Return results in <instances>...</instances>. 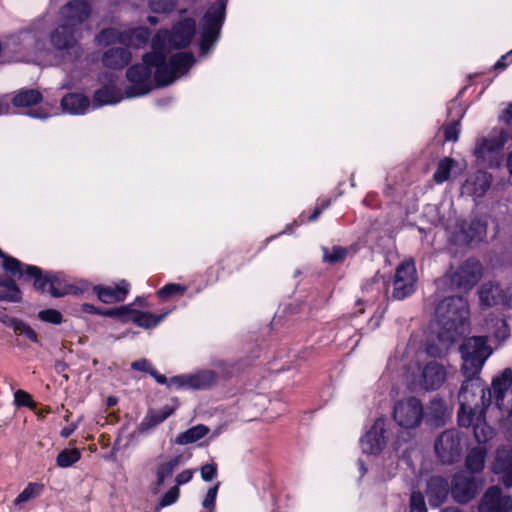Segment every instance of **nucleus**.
<instances>
[{
	"instance_id": "obj_1",
	"label": "nucleus",
	"mask_w": 512,
	"mask_h": 512,
	"mask_svg": "<svg viewBox=\"0 0 512 512\" xmlns=\"http://www.w3.org/2000/svg\"><path fill=\"white\" fill-rule=\"evenodd\" d=\"M166 33L157 32L152 38V51L143 55V62L129 67L126 77L132 83L126 90V97H139L150 92L151 75L154 71L155 82L160 86L169 85L179 74H184L194 63V57L188 52H178L169 60L161 50L165 46Z\"/></svg>"
},
{
	"instance_id": "obj_2",
	"label": "nucleus",
	"mask_w": 512,
	"mask_h": 512,
	"mask_svg": "<svg viewBox=\"0 0 512 512\" xmlns=\"http://www.w3.org/2000/svg\"><path fill=\"white\" fill-rule=\"evenodd\" d=\"M468 315V302L463 297L451 296L440 301L435 309L439 340L447 344L457 341L466 331Z\"/></svg>"
},
{
	"instance_id": "obj_3",
	"label": "nucleus",
	"mask_w": 512,
	"mask_h": 512,
	"mask_svg": "<svg viewBox=\"0 0 512 512\" xmlns=\"http://www.w3.org/2000/svg\"><path fill=\"white\" fill-rule=\"evenodd\" d=\"M459 393L458 423L461 427H469L478 412H483L487 405L486 385L480 376H464Z\"/></svg>"
},
{
	"instance_id": "obj_4",
	"label": "nucleus",
	"mask_w": 512,
	"mask_h": 512,
	"mask_svg": "<svg viewBox=\"0 0 512 512\" xmlns=\"http://www.w3.org/2000/svg\"><path fill=\"white\" fill-rule=\"evenodd\" d=\"M463 360L461 372L463 376H480L486 360L492 354L491 347L484 336H473L464 340L460 346Z\"/></svg>"
},
{
	"instance_id": "obj_5",
	"label": "nucleus",
	"mask_w": 512,
	"mask_h": 512,
	"mask_svg": "<svg viewBox=\"0 0 512 512\" xmlns=\"http://www.w3.org/2000/svg\"><path fill=\"white\" fill-rule=\"evenodd\" d=\"M226 15V0H218L205 12L201 23L200 50L209 53L219 39Z\"/></svg>"
},
{
	"instance_id": "obj_6",
	"label": "nucleus",
	"mask_w": 512,
	"mask_h": 512,
	"mask_svg": "<svg viewBox=\"0 0 512 512\" xmlns=\"http://www.w3.org/2000/svg\"><path fill=\"white\" fill-rule=\"evenodd\" d=\"M483 274L481 263L475 258H469L464 261L454 272L447 273L439 280L438 285H444L448 282L451 287L459 290H470L474 287Z\"/></svg>"
},
{
	"instance_id": "obj_7",
	"label": "nucleus",
	"mask_w": 512,
	"mask_h": 512,
	"mask_svg": "<svg viewBox=\"0 0 512 512\" xmlns=\"http://www.w3.org/2000/svg\"><path fill=\"white\" fill-rule=\"evenodd\" d=\"M393 419L404 429L417 428L424 420L421 401L414 396L398 400L393 407Z\"/></svg>"
},
{
	"instance_id": "obj_8",
	"label": "nucleus",
	"mask_w": 512,
	"mask_h": 512,
	"mask_svg": "<svg viewBox=\"0 0 512 512\" xmlns=\"http://www.w3.org/2000/svg\"><path fill=\"white\" fill-rule=\"evenodd\" d=\"M80 34L67 28V25H58L51 33L50 42L53 48L60 52L61 56L69 61L76 60L82 54L78 43Z\"/></svg>"
},
{
	"instance_id": "obj_9",
	"label": "nucleus",
	"mask_w": 512,
	"mask_h": 512,
	"mask_svg": "<svg viewBox=\"0 0 512 512\" xmlns=\"http://www.w3.org/2000/svg\"><path fill=\"white\" fill-rule=\"evenodd\" d=\"M508 138L509 134L502 129L493 131L489 136L480 137L476 141L474 155L490 166L498 165V156Z\"/></svg>"
},
{
	"instance_id": "obj_10",
	"label": "nucleus",
	"mask_w": 512,
	"mask_h": 512,
	"mask_svg": "<svg viewBox=\"0 0 512 512\" xmlns=\"http://www.w3.org/2000/svg\"><path fill=\"white\" fill-rule=\"evenodd\" d=\"M435 453L443 464H453L461 456L462 444L460 433L457 429L443 431L435 440Z\"/></svg>"
},
{
	"instance_id": "obj_11",
	"label": "nucleus",
	"mask_w": 512,
	"mask_h": 512,
	"mask_svg": "<svg viewBox=\"0 0 512 512\" xmlns=\"http://www.w3.org/2000/svg\"><path fill=\"white\" fill-rule=\"evenodd\" d=\"M417 272L415 262L412 259L403 261L396 269L392 298L403 300L415 292Z\"/></svg>"
},
{
	"instance_id": "obj_12",
	"label": "nucleus",
	"mask_w": 512,
	"mask_h": 512,
	"mask_svg": "<svg viewBox=\"0 0 512 512\" xmlns=\"http://www.w3.org/2000/svg\"><path fill=\"white\" fill-rule=\"evenodd\" d=\"M158 32H164L167 35L165 46L160 50L167 55L171 48H185L190 44L196 32V22L191 18L184 19L174 25L170 33L166 30H159Z\"/></svg>"
},
{
	"instance_id": "obj_13",
	"label": "nucleus",
	"mask_w": 512,
	"mask_h": 512,
	"mask_svg": "<svg viewBox=\"0 0 512 512\" xmlns=\"http://www.w3.org/2000/svg\"><path fill=\"white\" fill-rule=\"evenodd\" d=\"M90 12V6L86 1H70L59 12L60 25H67V28L80 34L81 24L88 19Z\"/></svg>"
},
{
	"instance_id": "obj_14",
	"label": "nucleus",
	"mask_w": 512,
	"mask_h": 512,
	"mask_svg": "<svg viewBox=\"0 0 512 512\" xmlns=\"http://www.w3.org/2000/svg\"><path fill=\"white\" fill-rule=\"evenodd\" d=\"M387 420L378 418L361 438L360 445L363 453L376 455L379 454L387 445Z\"/></svg>"
},
{
	"instance_id": "obj_15",
	"label": "nucleus",
	"mask_w": 512,
	"mask_h": 512,
	"mask_svg": "<svg viewBox=\"0 0 512 512\" xmlns=\"http://www.w3.org/2000/svg\"><path fill=\"white\" fill-rule=\"evenodd\" d=\"M479 488L476 477L466 472H459L453 478L451 493L455 501L467 503L478 494Z\"/></svg>"
},
{
	"instance_id": "obj_16",
	"label": "nucleus",
	"mask_w": 512,
	"mask_h": 512,
	"mask_svg": "<svg viewBox=\"0 0 512 512\" xmlns=\"http://www.w3.org/2000/svg\"><path fill=\"white\" fill-rule=\"evenodd\" d=\"M479 512H512V497L503 495L498 486H491L484 493Z\"/></svg>"
},
{
	"instance_id": "obj_17",
	"label": "nucleus",
	"mask_w": 512,
	"mask_h": 512,
	"mask_svg": "<svg viewBox=\"0 0 512 512\" xmlns=\"http://www.w3.org/2000/svg\"><path fill=\"white\" fill-rule=\"evenodd\" d=\"M479 299L485 307L512 306V290L504 289L498 283H484L479 290Z\"/></svg>"
},
{
	"instance_id": "obj_18",
	"label": "nucleus",
	"mask_w": 512,
	"mask_h": 512,
	"mask_svg": "<svg viewBox=\"0 0 512 512\" xmlns=\"http://www.w3.org/2000/svg\"><path fill=\"white\" fill-rule=\"evenodd\" d=\"M512 386V369L505 368L499 375L495 376L491 388L486 387V401L489 405L492 396L499 409L505 408V395Z\"/></svg>"
},
{
	"instance_id": "obj_19",
	"label": "nucleus",
	"mask_w": 512,
	"mask_h": 512,
	"mask_svg": "<svg viewBox=\"0 0 512 512\" xmlns=\"http://www.w3.org/2000/svg\"><path fill=\"white\" fill-rule=\"evenodd\" d=\"M493 471L502 474V482L507 488L512 487V448L503 446L497 450Z\"/></svg>"
},
{
	"instance_id": "obj_20",
	"label": "nucleus",
	"mask_w": 512,
	"mask_h": 512,
	"mask_svg": "<svg viewBox=\"0 0 512 512\" xmlns=\"http://www.w3.org/2000/svg\"><path fill=\"white\" fill-rule=\"evenodd\" d=\"M450 412L446 402L438 397L430 400L426 410L424 409V420L427 425L433 427H440L445 425L446 420L449 418Z\"/></svg>"
},
{
	"instance_id": "obj_21",
	"label": "nucleus",
	"mask_w": 512,
	"mask_h": 512,
	"mask_svg": "<svg viewBox=\"0 0 512 512\" xmlns=\"http://www.w3.org/2000/svg\"><path fill=\"white\" fill-rule=\"evenodd\" d=\"M445 378L446 371L443 365L431 361L423 368L421 385L426 390H436L443 384Z\"/></svg>"
},
{
	"instance_id": "obj_22",
	"label": "nucleus",
	"mask_w": 512,
	"mask_h": 512,
	"mask_svg": "<svg viewBox=\"0 0 512 512\" xmlns=\"http://www.w3.org/2000/svg\"><path fill=\"white\" fill-rule=\"evenodd\" d=\"M449 483L441 476H433L427 482L426 495L432 507L440 506L449 493Z\"/></svg>"
},
{
	"instance_id": "obj_23",
	"label": "nucleus",
	"mask_w": 512,
	"mask_h": 512,
	"mask_svg": "<svg viewBox=\"0 0 512 512\" xmlns=\"http://www.w3.org/2000/svg\"><path fill=\"white\" fill-rule=\"evenodd\" d=\"M486 224L480 219L464 221L460 230V241L471 245L480 242L486 235Z\"/></svg>"
},
{
	"instance_id": "obj_24",
	"label": "nucleus",
	"mask_w": 512,
	"mask_h": 512,
	"mask_svg": "<svg viewBox=\"0 0 512 512\" xmlns=\"http://www.w3.org/2000/svg\"><path fill=\"white\" fill-rule=\"evenodd\" d=\"M129 290V284L123 280L116 287L110 286H95L94 291L97 297L103 303L111 304L121 302L125 299Z\"/></svg>"
},
{
	"instance_id": "obj_25",
	"label": "nucleus",
	"mask_w": 512,
	"mask_h": 512,
	"mask_svg": "<svg viewBox=\"0 0 512 512\" xmlns=\"http://www.w3.org/2000/svg\"><path fill=\"white\" fill-rule=\"evenodd\" d=\"M174 408L164 406L161 409H150L138 426L140 433H148L156 426L164 422L168 417L174 414Z\"/></svg>"
},
{
	"instance_id": "obj_26",
	"label": "nucleus",
	"mask_w": 512,
	"mask_h": 512,
	"mask_svg": "<svg viewBox=\"0 0 512 512\" xmlns=\"http://www.w3.org/2000/svg\"><path fill=\"white\" fill-rule=\"evenodd\" d=\"M132 55L126 48H110L102 56V63L111 69H121L131 61Z\"/></svg>"
},
{
	"instance_id": "obj_27",
	"label": "nucleus",
	"mask_w": 512,
	"mask_h": 512,
	"mask_svg": "<svg viewBox=\"0 0 512 512\" xmlns=\"http://www.w3.org/2000/svg\"><path fill=\"white\" fill-rule=\"evenodd\" d=\"M188 388L202 390L210 388L217 381V374L212 370H201L187 375Z\"/></svg>"
},
{
	"instance_id": "obj_28",
	"label": "nucleus",
	"mask_w": 512,
	"mask_h": 512,
	"mask_svg": "<svg viewBox=\"0 0 512 512\" xmlns=\"http://www.w3.org/2000/svg\"><path fill=\"white\" fill-rule=\"evenodd\" d=\"M89 99L77 93H71L62 98L61 106L64 111L72 114H83L89 107Z\"/></svg>"
},
{
	"instance_id": "obj_29",
	"label": "nucleus",
	"mask_w": 512,
	"mask_h": 512,
	"mask_svg": "<svg viewBox=\"0 0 512 512\" xmlns=\"http://www.w3.org/2000/svg\"><path fill=\"white\" fill-rule=\"evenodd\" d=\"M150 31L145 27L130 28L124 30L122 44L134 48H140L147 44Z\"/></svg>"
},
{
	"instance_id": "obj_30",
	"label": "nucleus",
	"mask_w": 512,
	"mask_h": 512,
	"mask_svg": "<svg viewBox=\"0 0 512 512\" xmlns=\"http://www.w3.org/2000/svg\"><path fill=\"white\" fill-rule=\"evenodd\" d=\"M123 99L122 92L113 85H107L98 89L94 94V103L97 106L115 104Z\"/></svg>"
},
{
	"instance_id": "obj_31",
	"label": "nucleus",
	"mask_w": 512,
	"mask_h": 512,
	"mask_svg": "<svg viewBox=\"0 0 512 512\" xmlns=\"http://www.w3.org/2000/svg\"><path fill=\"white\" fill-rule=\"evenodd\" d=\"M487 450L483 446L475 447L470 450L465 459V467L471 473H479L485 466Z\"/></svg>"
},
{
	"instance_id": "obj_32",
	"label": "nucleus",
	"mask_w": 512,
	"mask_h": 512,
	"mask_svg": "<svg viewBox=\"0 0 512 512\" xmlns=\"http://www.w3.org/2000/svg\"><path fill=\"white\" fill-rule=\"evenodd\" d=\"M42 94L37 89H21L12 99L15 107H29L42 101Z\"/></svg>"
},
{
	"instance_id": "obj_33",
	"label": "nucleus",
	"mask_w": 512,
	"mask_h": 512,
	"mask_svg": "<svg viewBox=\"0 0 512 512\" xmlns=\"http://www.w3.org/2000/svg\"><path fill=\"white\" fill-rule=\"evenodd\" d=\"M209 433V428L203 424H198L189 428L188 430L180 433L175 438V443L178 445H187L195 443L202 439Z\"/></svg>"
},
{
	"instance_id": "obj_34",
	"label": "nucleus",
	"mask_w": 512,
	"mask_h": 512,
	"mask_svg": "<svg viewBox=\"0 0 512 512\" xmlns=\"http://www.w3.org/2000/svg\"><path fill=\"white\" fill-rule=\"evenodd\" d=\"M25 276L34 279V287L41 292H48L50 289L51 273L43 274L37 266H26Z\"/></svg>"
},
{
	"instance_id": "obj_35",
	"label": "nucleus",
	"mask_w": 512,
	"mask_h": 512,
	"mask_svg": "<svg viewBox=\"0 0 512 512\" xmlns=\"http://www.w3.org/2000/svg\"><path fill=\"white\" fill-rule=\"evenodd\" d=\"M474 436L478 443H486L493 437V429L484 420L483 412H478L473 419Z\"/></svg>"
},
{
	"instance_id": "obj_36",
	"label": "nucleus",
	"mask_w": 512,
	"mask_h": 512,
	"mask_svg": "<svg viewBox=\"0 0 512 512\" xmlns=\"http://www.w3.org/2000/svg\"><path fill=\"white\" fill-rule=\"evenodd\" d=\"M467 184L472 186L471 191L474 196L481 197L491 185V176L487 172L478 171L467 181Z\"/></svg>"
},
{
	"instance_id": "obj_37",
	"label": "nucleus",
	"mask_w": 512,
	"mask_h": 512,
	"mask_svg": "<svg viewBox=\"0 0 512 512\" xmlns=\"http://www.w3.org/2000/svg\"><path fill=\"white\" fill-rule=\"evenodd\" d=\"M165 317V314L163 315H155L149 312H143V311H132V320L135 324H137L139 327H143L146 329L153 328L157 326Z\"/></svg>"
},
{
	"instance_id": "obj_38",
	"label": "nucleus",
	"mask_w": 512,
	"mask_h": 512,
	"mask_svg": "<svg viewBox=\"0 0 512 512\" xmlns=\"http://www.w3.org/2000/svg\"><path fill=\"white\" fill-rule=\"evenodd\" d=\"M180 464V456L174 457L167 462L160 464L156 470V485L160 487L165 480L172 476L174 470Z\"/></svg>"
},
{
	"instance_id": "obj_39",
	"label": "nucleus",
	"mask_w": 512,
	"mask_h": 512,
	"mask_svg": "<svg viewBox=\"0 0 512 512\" xmlns=\"http://www.w3.org/2000/svg\"><path fill=\"white\" fill-rule=\"evenodd\" d=\"M456 161L450 157H444L441 159L438 164L436 171L433 174V179L437 184H442L449 180L450 173L453 167L455 166Z\"/></svg>"
},
{
	"instance_id": "obj_40",
	"label": "nucleus",
	"mask_w": 512,
	"mask_h": 512,
	"mask_svg": "<svg viewBox=\"0 0 512 512\" xmlns=\"http://www.w3.org/2000/svg\"><path fill=\"white\" fill-rule=\"evenodd\" d=\"M124 35V31H120L117 28L111 27L101 30L97 36L96 41L99 45H110L114 43H121Z\"/></svg>"
},
{
	"instance_id": "obj_41",
	"label": "nucleus",
	"mask_w": 512,
	"mask_h": 512,
	"mask_svg": "<svg viewBox=\"0 0 512 512\" xmlns=\"http://www.w3.org/2000/svg\"><path fill=\"white\" fill-rule=\"evenodd\" d=\"M81 458V452L77 448L62 450L57 458L56 463L61 468H67L78 462Z\"/></svg>"
},
{
	"instance_id": "obj_42",
	"label": "nucleus",
	"mask_w": 512,
	"mask_h": 512,
	"mask_svg": "<svg viewBox=\"0 0 512 512\" xmlns=\"http://www.w3.org/2000/svg\"><path fill=\"white\" fill-rule=\"evenodd\" d=\"M71 290V286L67 285L58 274L51 273V282L50 289H48V293L55 297H63L67 295Z\"/></svg>"
},
{
	"instance_id": "obj_43",
	"label": "nucleus",
	"mask_w": 512,
	"mask_h": 512,
	"mask_svg": "<svg viewBox=\"0 0 512 512\" xmlns=\"http://www.w3.org/2000/svg\"><path fill=\"white\" fill-rule=\"evenodd\" d=\"M348 250L341 246H334L331 249L323 248V260L330 264L343 262L347 256Z\"/></svg>"
},
{
	"instance_id": "obj_44",
	"label": "nucleus",
	"mask_w": 512,
	"mask_h": 512,
	"mask_svg": "<svg viewBox=\"0 0 512 512\" xmlns=\"http://www.w3.org/2000/svg\"><path fill=\"white\" fill-rule=\"evenodd\" d=\"M42 490V485L29 483L27 487L14 500L15 505H21L31 499L36 498Z\"/></svg>"
},
{
	"instance_id": "obj_45",
	"label": "nucleus",
	"mask_w": 512,
	"mask_h": 512,
	"mask_svg": "<svg viewBox=\"0 0 512 512\" xmlns=\"http://www.w3.org/2000/svg\"><path fill=\"white\" fill-rule=\"evenodd\" d=\"M3 262L4 269L12 275L18 274L19 276H25V267L27 265L21 263L18 259L13 258L5 254Z\"/></svg>"
},
{
	"instance_id": "obj_46",
	"label": "nucleus",
	"mask_w": 512,
	"mask_h": 512,
	"mask_svg": "<svg viewBox=\"0 0 512 512\" xmlns=\"http://www.w3.org/2000/svg\"><path fill=\"white\" fill-rule=\"evenodd\" d=\"M176 3L177 0H149V7L154 13H169Z\"/></svg>"
},
{
	"instance_id": "obj_47",
	"label": "nucleus",
	"mask_w": 512,
	"mask_h": 512,
	"mask_svg": "<svg viewBox=\"0 0 512 512\" xmlns=\"http://www.w3.org/2000/svg\"><path fill=\"white\" fill-rule=\"evenodd\" d=\"M0 292V301L20 302L22 299V292L16 283H10V288H4Z\"/></svg>"
},
{
	"instance_id": "obj_48",
	"label": "nucleus",
	"mask_w": 512,
	"mask_h": 512,
	"mask_svg": "<svg viewBox=\"0 0 512 512\" xmlns=\"http://www.w3.org/2000/svg\"><path fill=\"white\" fill-rule=\"evenodd\" d=\"M459 122L460 119L454 120L448 124L443 125L442 130L444 134V140L448 142H456L459 137Z\"/></svg>"
},
{
	"instance_id": "obj_49",
	"label": "nucleus",
	"mask_w": 512,
	"mask_h": 512,
	"mask_svg": "<svg viewBox=\"0 0 512 512\" xmlns=\"http://www.w3.org/2000/svg\"><path fill=\"white\" fill-rule=\"evenodd\" d=\"M491 322H494L493 334L498 340H505L509 337V329L505 320L502 318H491Z\"/></svg>"
},
{
	"instance_id": "obj_50",
	"label": "nucleus",
	"mask_w": 512,
	"mask_h": 512,
	"mask_svg": "<svg viewBox=\"0 0 512 512\" xmlns=\"http://www.w3.org/2000/svg\"><path fill=\"white\" fill-rule=\"evenodd\" d=\"M186 291V288L180 284L169 283L163 286L158 291V296L162 299H167L175 294H183Z\"/></svg>"
},
{
	"instance_id": "obj_51",
	"label": "nucleus",
	"mask_w": 512,
	"mask_h": 512,
	"mask_svg": "<svg viewBox=\"0 0 512 512\" xmlns=\"http://www.w3.org/2000/svg\"><path fill=\"white\" fill-rule=\"evenodd\" d=\"M40 320L52 324H60L62 322V314L56 309H46L39 312Z\"/></svg>"
},
{
	"instance_id": "obj_52",
	"label": "nucleus",
	"mask_w": 512,
	"mask_h": 512,
	"mask_svg": "<svg viewBox=\"0 0 512 512\" xmlns=\"http://www.w3.org/2000/svg\"><path fill=\"white\" fill-rule=\"evenodd\" d=\"M411 512H427L424 497L420 492H413L410 497Z\"/></svg>"
},
{
	"instance_id": "obj_53",
	"label": "nucleus",
	"mask_w": 512,
	"mask_h": 512,
	"mask_svg": "<svg viewBox=\"0 0 512 512\" xmlns=\"http://www.w3.org/2000/svg\"><path fill=\"white\" fill-rule=\"evenodd\" d=\"M180 490L178 486L170 488L161 498L159 507L163 508L174 504L179 498Z\"/></svg>"
},
{
	"instance_id": "obj_54",
	"label": "nucleus",
	"mask_w": 512,
	"mask_h": 512,
	"mask_svg": "<svg viewBox=\"0 0 512 512\" xmlns=\"http://www.w3.org/2000/svg\"><path fill=\"white\" fill-rule=\"evenodd\" d=\"M14 398L18 406L31 407L34 404L31 395L23 390H17Z\"/></svg>"
},
{
	"instance_id": "obj_55",
	"label": "nucleus",
	"mask_w": 512,
	"mask_h": 512,
	"mask_svg": "<svg viewBox=\"0 0 512 512\" xmlns=\"http://www.w3.org/2000/svg\"><path fill=\"white\" fill-rule=\"evenodd\" d=\"M217 475L216 464H206L201 468V477L204 481H212Z\"/></svg>"
},
{
	"instance_id": "obj_56",
	"label": "nucleus",
	"mask_w": 512,
	"mask_h": 512,
	"mask_svg": "<svg viewBox=\"0 0 512 512\" xmlns=\"http://www.w3.org/2000/svg\"><path fill=\"white\" fill-rule=\"evenodd\" d=\"M169 387L188 388L187 375L174 376L167 381Z\"/></svg>"
},
{
	"instance_id": "obj_57",
	"label": "nucleus",
	"mask_w": 512,
	"mask_h": 512,
	"mask_svg": "<svg viewBox=\"0 0 512 512\" xmlns=\"http://www.w3.org/2000/svg\"><path fill=\"white\" fill-rule=\"evenodd\" d=\"M192 477H193L192 470L187 469V470L182 471L176 477V485L175 486L179 487V485L188 483L192 479Z\"/></svg>"
},
{
	"instance_id": "obj_58",
	"label": "nucleus",
	"mask_w": 512,
	"mask_h": 512,
	"mask_svg": "<svg viewBox=\"0 0 512 512\" xmlns=\"http://www.w3.org/2000/svg\"><path fill=\"white\" fill-rule=\"evenodd\" d=\"M151 367H152L151 364L146 359H141V360L134 361L131 363L132 369L147 372V373L150 371Z\"/></svg>"
},
{
	"instance_id": "obj_59",
	"label": "nucleus",
	"mask_w": 512,
	"mask_h": 512,
	"mask_svg": "<svg viewBox=\"0 0 512 512\" xmlns=\"http://www.w3.org/2000/svg\"><path fill=\"white\" fill-rule=\"evenodd\" d=\"M512 62V50L508 52L507 54L503 55L499 61L496 62L494 65L495 70H502L504 69L508 63Z\"/></svg>"
},
{
	"instance_id": "obj_60",
	"label": "nucleus",
	"mask_w": 512,
	"mask_h": 512,
	"mask_svg": "<svg viewBox=\"0 0 512 512\" xmlns=\"http://www.w3.org/2000/svg\"><path fill=\"white\" fill-rule=\"evenodd\" d=\"M500 120L506 124L512 123V103H509L507 108L502 112Z\"/></svg>"
},
{
	"instance_id": "obj_61",
	"label": "nucleus",
	"mask_w": 512,
	"mask_h": 512,
	"mask_svg": "<svg viewBox=\"0 0 512 512\" xmlns=\"http://www.w3.org/2000/svg\"><path fill=\"white\" fill-rule=\"evenodd\" d=\"M126 309H127V307L109 309V310H105L103 312L101 311L100 315L107 316V317H119L122 315L123 311Z\"/></svg>"
},
{
	"instance_id": "obj_62",
	"label": "nucleus",
	"mask_w": 512,
	"mask_h": 512,
	"mask_svg": "<svg viewBox=\"0 0 512 512\" xmlns=\"http://www.w3.org/2000/svg\"><path fill=\"white\" fill-rule=\"evenodd\" d=\"M148 373L156 380L157 383L162 385L167 384V378L164 375L159 374L153 367H151Z\"/></svg>"
},
{
	"instance_id": "obj_63",
	"label": "nucleus",
	"mask_w": 512,
	"mask_h": 512,
	"mask_svg": "<svg viewBox=\"0 0 512 512\" xmlns=\"http://www.w3.org/2000/svg\"><path fill=\"white\" fill-rule=\"evenodd\" d=\"M148 373L156 380L157 383L162 385L167 384V378L164 375L159 374L153 367H151Z\"/></svg>"
},
{
	"instance_id": "obj_64",
	"label": "nucleus",
	"mask_w": 512,
	"mask_h": 512,
	"mask_svg": "<svg viewBox=\"0 0 512 512\" xmlns=\"http://www.w3.org/2000/svg\"><path fill=\"white\" fill-rule=\"evenodd\" d=\"M25 329L26 330L24 331V333L22 335H25L32 342H37L38 337H37L36 332L28 324Z\"/></svg>"
}]
</instances>
